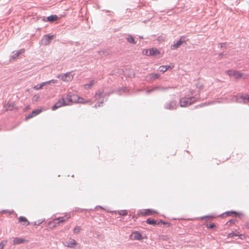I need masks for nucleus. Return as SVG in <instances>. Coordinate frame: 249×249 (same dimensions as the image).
<instances>
[{
  "label": "nucleus",
  "instance_id": "obj_23",
  "mask_svg": "<svg viewBox=\"0 0 249 249\" xmlns=\"http://www.w3.org/2000/svg\"><path fill=\"white\" fill-rule=\"evenodd\" d=\"M126 40L128 42H129L131 43H133V44L136 43L134 38L131 36H128L126 38Z\"/></svg>",
  "mask_w": 249,
  "mask_h": 249
},
{
  "label": "nucleus",
  "instance_id": "obj_31",
  "mask_svg": "<svg viewBox=\"0 0 249 249\" xmlns=\"http://www.w3.org/2000/svg\"><path fill=\"white\" fill-rule=\"evenodd\" d=\"M44 86H42V83L40 85H36L34 87V89L36 90H39L42 88Z\"/></svg>",
  "mask_w": 249,
  "mask_h": 249
},
{
  "label": "nucleus",
  "instance_id": "obj_6",
  "mask_svg": "<svg viewBox=\"0 0 249 249\" xmlns=\"http://www.w3.org/2000/svg\"><path fill=\"white\" fill-rule=\"evenodd\" d=\"M185 42V37L183 36H182L180 38L179 40L178 41H177V43H176L172 45L171 46V49L172 50H176L180 46H181Z\"/></svg>",
  "mask_w": 249,
  "mask_h": 249
},
{
  "label": "nucleus",
  "instance_id": "obj_26",
  "mask_svg": "<svg viewBox=\"0 0 249 249\" xmlns=\"http://www.w3.org/2000/svg\"><path fill=\"white\" fill-rule=\"evenodd\" d=\"M167 70L168 68H167L166 66H161L159 68L160 71L162 72L166 71Z\"/></svg>",
  "mask_w": 249,
  "mask_h": 249
},
{
  "label": "nucleus",
  "instance_id": "obj_9",
  "mask_svg": "<svg viewBox=\"0 0 249 249\" xmlns=\"http://www.w3.org/2000/svg\"><path fill=\"white\" fill-rule=\"evenodd\" d=\"M4 107L6 110H13L15 109H17L14 103H8L6 105H5Z\"/></svg>",
  "mask_w": 249,
  "mask_h": 249
},
{
  "label": "nucleus",
  "instance_id": "obj_14",
  "mask_svg": "<svg viewBox=\"0 0 249 249\" xmlns=\"http://www.w3.org/2000/svg\"><path fill=\"white\" fill-rule=\"evenodd\" d=\"M41 112V109H37L36 110H34L32 111L31 114L28 115V116L27 117V119H30L33 117H35L36 115L39 114Z\"/></svg>",
  "mask_w": 249,
  "mask_h": 249
},
{
  "label": "nucleus",
  "instance_id": "obj_42",
  "mask_svg": "<svg viewBox=\"0 0 249 249\" xmlns=\"http://www.w3.org/2000/svg\"><path fill=\"white\" fill-rule=\"evenodd\" d=\"M225 45L224 44H222L221 47H222L223 46V45Z\"/></svg>",
  "mask_w": 249,
  "mask_h": 249
},
{
  "label": "nucleus",
  "instance_id": "obj_40",
  "mask_svg": "<svg viewBox=\"0 0 249 249\" xmlns=\"http://www.w3.org/2000/svg\"><path fill=\"white\" fill-rule=\"evenodd\" d=\"M167 66V68H168V69H169V68H170V69H171V68H172V67H170V66Z\"/></svg>",
  "mask_w": 249,
  "mask_h": 249
},
{
  "label": "nucleus",
  "instance_id": "obj_7",
  "mask_svg": "<svg viewBox=\"0 0 249 249\" xmlns=\"http://www.w3.org/2000/svg\"><path fill=\"white\" fill-rule=\"evenodd\" d=\"M227 73L230 76H233L236 79L240 78L242 75L241 73L234 70L228 71Z\"/></svg>",
  "mask_w": 249,
  "mask_h": 249
},
{
  "label": "nucleus",
  "instance_id": "obj_11",
  "mask_svg": "<svg viewBox=\"0 0 249 249\" xmlns=\"http://www.w3.org/2000/svg\"><path fill=\"white\" fill-rule=\"evenodd\" d=\"M77 244V242L74 239H70L69 241L65 242V245L69 248H73Z\"/></svg>",
  "mask_w": 249,
  "mask_h": 249
},
{
  "label": "nucleus",
  "instance_id": "obj_8",
  "mask_svg": "<svg viewBox=\"0 0 249 249\" xmlns=\"http://www.w3.org/2000/svg\"><path fill=\"white\" fill-rule=\"evenodd\" d=\"M131 237V239L133 240H140L143 238L142 235L138 231L133 232L132 233Z\"/></svg>",
  "mask_w": 249,
  "mask_h": 249
},
{
  "label": "nucleus",
  "instance_id": "obj_24",
  "mask_svg": "<svg viewBox=\"0 0 249 249\" xmlns=\"http://www.w3.org/2000/svg\"><path fill=\"white\" fill-rule=\"evenodd\" d=\"M79 97L77 95L72 94V103H77Z\"/></svg>",
  "mask_w": 249,
  "mask_h": 249
},
{
  "label": "nucleus",
  "instance_id": "obj_37",
  "mask_svg": "<svg viewBox=\"0 0 249 249\" xmlns=\"http://www.w3.org/2000/svg\"><path fill=\"white\" fill-rule=\"evenodd\" d=\"M230 213H235V214H236V212H234V211H232V212H227L226 213V214H227L228 215H229Z\"/></svg>",
  "mask_w": 249,
  "mask_h": 249
},
{
  "label": "nucleus",
  "instance_id": "obj_19",
  "mask_svg": "<svg viewBox=\"0 0 249 249\" xmlns=\"http://www.w3.org/2000/svg\"><path fill=\"white\" fill-rule=\"evenodd\" d=\"M77 103H81V104H86V103H90V104H92V102H91L90 100H86L81 97H79Z\"/></svg>",
  "mask_w": 249,
  "mask_h": 249
},
{
  "label": "nucleus",
  "instance_id": "obj_25",
  "mask_svg": "<svg viewBox=\"0 0 249 249\" xmlns=\"http://www.w3.org/2000/svg\"><path fill=\"white\" fill-rule=\"evenodd\" d=\"M146 223L148 224L152 225H155L157 224L156 221L151 219L150 218H148L146 220Z\"/></svg>",
  "mask_w": 249,
  "mask_h": 249
},
{
  "label": "nucleus",
  "instance_id": "obj_30",
  "mask_svg": "<svg viewBox=\"0 0 249 249\" xmlns=\"http://www.w3.org/2000/svg\"><path fill=\"white\" fill-rule=\"evenodd\" d=\"M102 92H96L95 94V97L96 98V100L98 99V98H100L102 95Z\"/></svg>",
  "mask_w": 249,
  "mask_h": 249
},
{
  "label": "nucleus",
  "instance_id": "obj_1",
  "mask_svg": "<svg viewBox=\"0 0 249 249\" xmlns=\"http://www.w3.org/2000/svg\"><path fill=\"white\" fill-rule=\"evenodd\" d=\"M195 101V98H183L180 100V105L181 107H186L191 105Z\"/></svg>",
  "mask_w": 249,
  "mask_h": 249
},
{
  "label": "nucleus",
  "instance_id": "obj_5",
  "mask_svg": "<svg viewBox=\"0 0 249 249\" xmlns=\"http://www.w3.org/2000/svg\"><path fill=\"white\" fill-rule=\"evenodd\" d=\"M177 107V102L174 100L169 101L168 103H167L164 106L165 108L170 110L176 109Z\"/></svg>",
  "mask_w": 249,
  "mask_h": 249
},
{
  "label": "nucleus",
  "instance_id": "obj_20",
  "mask_svg": "<svg viewBox=\"0 0 249 249\" xmlns=\"http://www.w3.org/2000/svg\"><path fill=\"white\" fill-rule=\"evenodd\" d=\"M237 100L238 102H241L242 100H243L244 102H246L245 100L249 101V95H246L245 96H241Z\"/></svg>",
  "mask_w": 249,
  "mask_h": 249
},
{
  "label": "nucleus",
  "instance_id": "obj_3",
  "mask_svg": "<svg viewBox=\"0 0 249 249\" xmlns=\"http://www.w3.org/2000/svg\"><path fill=\"white\" fill-rule=\"evenodd\" d=\"M69 104L65 100V98L62 97L52 107V110H54L57 108L62 107L69 105Z\"/></svg>",
  "mask_w": 249,
  "mask_h": 249
},
{
  "label": "nucleus",
  "instance_id": "obj_16",
  "mask_svg": "<svg viewBox=\"0 0 249 249\" xmlns=\"http://www.w3.org/2000/svg\"><path fill=\"white\" fill-rule=\"evenodd\" d=\"M70 218L69 216H67V215H65L63 217H59L58 218H56L54 220L55 221H58L57 223H62L63 222L66 220H67Z\"/></svg>",
  "mask_w": 249,
  "mask_h": 249
},
{
  "label": "nucleus",
  "instance_id": "obj_18",
  "mask_svg": "<svg viewBox=\"0 0 249 249\" xmlns=\"http://www.w3.org/2000/svg\"><path fill=\"white\" fill-rule=\"evenodd\" d=\"M95 81L94 80H91L89 84H86L84 85V88L86 89H89L94 84Z\"/></svg>",
  "mask_w": 249,
  "mask_h": 249
},
{
  "label": "nucleus",
  "instance_id": "obj_28",
  "mask_svg": "<svg viewBox=\"0 0 249 249\" xmlns=\"http://www.w3.org/2000/svg\"><path fill=\"white\" fill-rule=\"evenodd\" d=\"M7 243V241L3 240L0 243V249H3L4 246L6 245Z\"/></svg>",
  "mask_w": 249,
  "mask_h": 249
},
{
  "label": "nucleus",
  "instance_id": "obj_13",
  "mask_svg": "<svg viewBox=\"0 0 249 249\" xmlns=\"http://www.w3.org/2000/svg\"><path fill=\"white\" fill-rule=\"evenodd\" d=\"M24 52V49H21L17 51L16 53H13V54L11 56L10 60L15 59L21 53H22Z\"/></svg>",
  "mask_w": 249,
  "mask_h": 249
},
{
  "label": "nucleus",
  "instance_id": "obj_4",
  "mask_svg": "<svg viewBox=\"0 0 249 249\" xmlns=\"http://www.w3.org/2000/svg\"><path fill=\"white\" fill-rule=\"evenodd\" d=\"M54 36L45 35L41 40V43L44 45H49L53 40Z\"/></svg>",
  "mask_w": 249,
  "mask_h": 249
},
{
  "label": "nucleus",
  "instance_id": "obj_38",
  "mask_svg": "<svg viewBox=\"0 0 249 249\" xmlns=\"http://www.w3.org/2000/svg\"><path fill=\"white\" fill-rule=\"evenodd\" d=\"M215 227V225H214V224H210V225H209V227L210 228H211V229L213 228H214V227Z\"/></svg>",
  "mask_w": 249,
  "mask_h": 249
},
{
  "label": "nucleus",
  "instance_id": "obj_43",
  "mask_svg": "<svg viewBox=\"0 0 249 249\" xmlns=\"http://www.w3.org/2000/svg\"><path fill=\"white\" fill-rule=\"evenodd\" d=\"M222 55V53H220V54H219V56H221Z\"/></svg>",
  "mask_w": 249,
  "mask_h": 249
},
{
  "label": "nucleus",
  "instance_id": "obj_39",
  "mask_svg": "<svg viewBox=\"0 0 249 249\" xmlns=\"http://www.w3.org/2000/svg\"><path fill=\"white\" fill-rule=\"evenodd\" d=\"M234 235V233H231L229 234L230 237H232Z\"/></svg>",
  "mask_w": 249,
  "mask_h": 249
},
{
  "label": "nucleus",
  "instance_id": "obj_17",
  "mask_svg": "<svg viewBox=\"0 0 249 249\" xmlns=\"http://www.w3.org/2000/svg\"><path fill=\"white\" fill-rule=\"evenodd\" d=\"M57 18L58 17L56 15H51L47 17V21L52 22L56 20Z\"/></svg>",
  "mask_w": 249,
  "mask_h": 249
},
{
  "label": "nucleus",
  "instance_id": "obj_36",
  "mask_svg": "<svg viewBox=\"0 0 249 249\" xmlns=\"http://www.w3.org/2000/svg\"><path fill=\"white\" fill-rule=\"evenodd\" d=\"M50 82L51 83H56L57 82V80H54V79H53V80H50Z\"/></svg>",
  "mask_w": 249,
  "mask_h": 249
},
{
  "label": "nucleus",
  "instance_id": "obj_33",
  "mask_svg": "<svg viewBox=\"0 0 249 249\" xmlns=\"http://www.w3.org/2000/svg\"><path fill=\"white\" fill-rule=\"evenodd\" d=\"M51 84V83H50V81H48L47 82L42 83V86H45V85H46L48 84Z\"/></svg>",
  "mask_w": 249,
  "mask_h": 249
},
{
  "label": "nucleus",
  "instance_id": "obj_22",
  "mask_svg": "<svg viewBox=\"0 0 249 249\" xmlns=\"http://www.w3.org/2000/svg\"><path fill=\"white\" fill-rule=\"evenodd\" d=\"M19 221L20 222H24L23 224L24 225H29V222H28L27 219L25 217H24L20 216L19 218Z\"/></svg>",
  "mask_w": 249,
  "mask_h": 249
},
{
  "label": "nucleus",
  "instance_id": "obj_41",
  "mask_svg": "<svg viewBox=\"0 0 249 249\" xmlns=\"http://www.w3.org/2000/svg\"><path fill=\"white\" fill-rule=\"evenodd\" d=\"M42 20H43V21H46L44 18H43L42 19Z\"/></svg>",
  "mask_w": 249,
  "mask_h": 249
},
{
  "label": "nucleus",
  "instance_id": "obj_29",
  "mask_svg": "<svg viewBox=\"0 0 249 249\" xmlns=\"http://www.w3.org/2000/svg\"><path fill=\"white\" fill-rule=\"evenodd\" d=\"M119 213L121 215L125 216L127 215V212L126 210H121L119 212Z\"/></svg>",
  "mask_w": 249,
  "mask_h": 249
},
{
  "label": "nucleus",
  "instance_id": "obj_34",
  "mask_svg": "<svg viewBox=\"0 0 249 249\" xmlns=\"http://www.w3.org/2000/svg\"><path fill=\"white\" fill-rule=\"evenodd\" d=\"M103 102V101H102L101 102H100V103L97 105V104H96L95 106H94V107L95 108H96L97 107H100L101 106V104H102Z\"/></svg>",
  "mask_w": 249,
  "mask_h": 249
},
{
  "label": "nucleus",
  "instance_id": "obj_12",
  "mask_svg": "<svg viewBox=\"0 0 249 249\" xmlns=\"http://www.w3.org/2000/svg\"><path fill=\"white\" fill-rule=\"evenodd\" d=\"M26 242L28 241L23 238L17 237L13 239V245L21 244Z\"/></svg>",
  "mask_w": 249,
  "mask_h": 249
},
{
  "label": "nucleus",
  "instance_id": "obj_35",
  "mask_svg": "<svg viewBox=\"0 0 249 249\" xmlns=\"http://www.w3.org/2000/svg\"><path fill=\"white\" fill-rule=\"evenodd\" d=\"M145 213L147 215H150V214H152V213H151V210H147V211Z\"/></svg>",
  "mask_w": 249,
  "mask_h": 249
},
{
  "label": "nucleus",
  "instance_id": "obj_2",
  "mask_svg": "<svg viewBox=\"0 0 249 249\" xmlns=\"http://www.w3.org/2000/svg\"><path fill=\"white\" fill-rule=\"evenodd\" d=\"M57 77L60 78L62 81L65 82L71 81L73 78V75H72L71 72H67L65 74L59 75Z\"/></svg>",
  "mask_w": 249,
  "mask_h": 249
},
{
  "label": "nucleus",
  "instance_id": "obj_32",
  "mask_svg": "<svg viewBox=\"0 0 249 249\" xmlns=\"http://www.w3.org/2000/svg\"><path fill=\"white\" fill-rule=\"evenodd\" d=\"M39 98V96L38 95H35L33 97V100L35 101H37L38 100Z\"/></svg>",
  "mask_w": 249,
  "mask_h": 249
},
{
  "label": "nucleus",
  "instance_id": "obj_27",
  "mask_svg": "<svg viewBox=\"0 0 249 249\" xmlns=\"http://www.w3.org/2000/svg\"><path fill=\"white\" fill-rule=\"evenodd\" d=\"M81 230V228H80V227H79V226H77V227H76L74 229V230H73V232H74V233H79V232H80Z\"/></svg>",
  "mask_w": 249,
  "mask_h": 249
},
{
  "label": "nucleus",
  "instance_id": "obj_10",
  "mask_svg": "<svg viewBox=\"0 0 249 249\" xmlns=\"http://www.w3.org/2000/svg\"><path fill=\"white\" fill-rule=\"evenodd\" d=\"M160 53V52L156 49L152 48L151 49L147 50L146 51V54L147 55H157Z\"/></svg>",
  "mask_w": 249,
  "mask_h": 249
},
{
  "label": "nucleus",
  "instance_id": "obj_15",
  "mask_svg": "<svg viewBox=\"0 0 249 249\" xmlns=\"http://www.w3.org/2000/svg\"><path fill=\"white\" fill-rule=\"evenodd\" d=\"M159 77H160V74H159L153 73L149 74L147 76V78L148 80H154V79H157Z\"/></svg>",
  "mask_w": 249,
  "mask_h": 249
},
{
  "label": "nucleus",
  "instance_id": "obj_21",
  "mask_svg": "<svg viewBox=\"0 0 249 249\" xmlns=\"http://www.w3.org/2000/svg\"><path fill=\"white\" fill-rule=\"evenodd\" d=\"M65 100L69 104V103H72V94L71 92L67 94V97Z\"/></svg>",
  "mask_w": 249,
  "mask_h": 249
}]
</instances>
